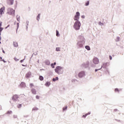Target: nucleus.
Segmentation results:
<instances>
[{
    "mask_svg": "<svg viewBox=\"0 0 124 124\" xmlns=\"http://www.w3.org/2000/svg\"><path fill=\"white\" fill-rule=\"evenodd\" d=\"M73 28L76 31H79L81 28V22L79 20H75Z\"/></svg>",
    "mask_w": 124,
    "mask_h": 124,
    "instance_id": "1",
    "label": "nucleus"
},
{
    "mask_svg": "<svg viewBox=\"0 0 124 124\" xmlns=\"http://www.w3.org/2000/svg\"><path fill=\"white\" fill-rule=\"evenodd\" d=\"M64 70V68L63 67H62L61 66H58L56 67L55 69V71L57 74H62Z\"/></svg>",
    "mask_w": 124,
    "mask_h": 124,
    "instance_id": "2",
    "label": "nucleus"
},
{
    "mask_svg": "<svg viewBox=\"0 0 124 124\" xmlns=\"http://www.w3.org/2000/svg\"><path fill=\"white\" fill-rule=\"evenodd\" d=\"M92 62L93 64L91 65V67H95V65L99 63V59L97 57H94L93 59Z\"/></svg>",
    "mask_w": 124,
    "mask_h": 124,
    "instance_id": "3",
    "label": "nucleus"
},
{
    "mask_svg": "<svg viewBox=\"0 0 124 124\" xmlns=\"http://www.w3.org/2000/svg\"><path fill=\"white\" fill-rule=\"evenodd\" d=\"M7 14L13 17H15V10L13 9L12 8H8L7 9Z\"/></svg>",
    "mask_w": 124,
    "mask_h": 124,
    "instance_id": "4",
    "label": "nucleus"
},
{
    "mask_svg": "<svg viewBox=\"0 0 124 124\" xmlns=\"http://www.w3.org/2000/svg\"><path fill=\"white\" fill-rule=\"evenodd\" d=\"M79 19H80V13L77 12L74 17V21H79Z\"/></svg>",
    "mask_w": 124,
    "mask_h": 124,
    "instance_id": "5",
    "label": "nucleus"
},
{
    "mask_svg": "<svg viewBox=\"0 0 124 124\" xmlns=\"http://www.w3.org/2000/svg\"><path fill=\"white\" fill-rule=\"evenodd\" d=\"M78 41L81 42L82 43H85L86 42V40L83 35H79L78 37Z\"/></svg>",
    "mask_w": 124,
    "mask_h": 124,
    "instance_id": "6",
    "label": "nucleus"
},
{
    "mask_svg": "<svg viewBox=\"0 0 124 124\" xmlns=\"http://www.w3.org/2000/svg\"><path fill=\"white\" fill-rule=\"evenodd\" d=\"M18 98L19 96L18 95H14L12 98V99L14 102H16V101H18Z\"/></svg>",
    "mask_w": 124,
    "mask_h": 124,
    "instance_id": "7",
    "label": "nucleus"
},
{
    "mask_svg": "<svg viewBox=\"0 0 124 124\" xmlns=\"http://www.w3.org/2000/svg\"><path fill=\"white\" fill-rule=\"evenodd\" d=\"M90 65V62L87 61L86 62H84L82 64V67H84L85 68L88 67Z\"/></svg>",
    "mask_w": 124,
    "mask_h": 124,
    "instance_id": "8",
    "label": "nucleus"
},
{
    "mask_svg": "<svg viewBox=\"0 0 124 124\" xmlns=\"http://www.w3.org/2000/svg\"><path fill=\"white\" fill-rule=\"evenodd\" d=\"M4 10H5V7H2L0 9V17H1L2 15L4 14Z\"/></svg>",
    "mask_w": 124,
    "mask_h": 124,
    "instance_id": "9",
    "label": "nucleus"
},
{
    "mask_svg": "<svg viewBox=\"0 0 124 124\" xmlns=\"http://www.w3.org/2000/svg\"><path fill=\"white\" fill-rule=\"evenodd\" d=\"M85 44V43H82V42H80V41H78V42L77 43V46L78 48H82L83 47V45Z\"/></svg>",
    "mask_w": 124,
    "mask_h": 124,
    "instance_id": "10",
    "label": "nucleus"
},
{
    "mask_svg": "<svg viewBox=\"0 0 124 124\" xmlns=\"http://www.w3.org/2000/svg\"><path fill=\"white\" fill-rule=\"evenodd\" d=\"M85 75H86V74L84 71H81L78 74V76L79 78H83V77H85Z\"/></svg>",
    "mask_w": 124,
    "mask_h": 124,
    "instance_id": "11",
    "label": "nucleus"
},
{
    "mask_svg": "<svg viewBox=\"0 0 124 124\" xmlns=\"http://www.w3.org/2000/svg\"><path fill=\"white\" fill-rule=\"evenodd\" d=\"M31 72H29L28 73H27L25 76V77L26 78H30V77H31Z\"/></svg>",
    "mask_w": 124,
    "mask_h": 124,
    "instance_id": "12",
    "label": "nucleus"
},
{
    "mask_svg": "<svg viewBox=\"0 0 124 124\" xmlns=\"http://www.w3.org/2000/svg\"><path fill=\"white\" fill-rule=\"evenodd\" d=\"M8 3L9 5H12L14 3V0H9Z\"/></svg>",
    "mask_w": 124,
    "mask_h": 124,
    "instance_id": "13",
    "label": "nucleus"
},
{
    "mask_svg": "<svg viewBox=\"0 0 124 124\" xmlns=\"http://www.w3.org/2000/svg\"><path fill=\"white\" fill-rule=\"evenodd\" d=\"M50 85H51V82L50 81H47L45 84V86H46V87H50Z\"/></svg>",
    "mask_w": 124,
    "mask_h": 124,
    "instance_id": "14",
    "label": "nucleus"
},
{
    "mask_svg": "<svg viewBox=\"0 0 124 124\" xmlns=\"http://www.w3.org/2000/svg\"><path fill=\"white\" fill-rule=\"evenodd\" d=\"M45 64L46 65H50V64H51V62H50V61L49 60H46L45 61Z\"/></svg>",
    "mask_w": 124,
    "mask_h": 124,
    "instance_id": "15",
    "label": "nucleus"
},
{
    "mask_svg": "<svg viewBox=\"0 0 124 124\" xmlns=\"http://www.w3.org/2000/svg\"><path fill=\"white\" fill-rule=\"evenodd\" d=\"M13 45L14 47H18V43H17V42H14Z\"/></svg>",
    "mask_w": 124,
    "mask_h": 124,
    "instance_id": "16",
    "label": "nucleus"
},
{
    "mask_svg": "<svg viewBox=\"0 0 124 124\" xmlns=\"http://www.w3.org/2000/svg\"><path fill=\"white\" fill-rule=\"evenodd\" d=\"M32 93H33V94H36V90L34 89H32L31 90Z\"/></svg>",
    "mask_w": 124,
    "mask_h": 124,
    "instance_id": "17",
    "label": "nucleus"
},
{
    "mask_svg": "<svg viewBox=\"0 0 124 124\" xmlns=\"http://www.w3.org/2000/svg\"><path fill=\"white\" fill-rule=\"evenodd\" d=\"M20 86L22 87L23 88H24V87H26V83H25L24 82H21V83L20 84Z\"/></svg>",
    "mask_w": 124,
    "mask_h": 124,
    "instance_id": "18",
    "label": "nucleus"
},
{
    "mask_svg": "<svg viewBox=\"0 0 124 124\" xmlns=\"http://www.w3.org/2000/svg\"><path fill=\"white\" fill-rule=\"evenodd\" d=\"M56 52H61V47H56Z\"/></svg>",
    "mask_w": 124,
    "mask_h": 124,
    "instance_id": "19",
    "label": "nucleus"
},
{
    "mask_svg": "<svg viewBox=\"0 0 124 124\" xmlns=\"http://www.w3.org/2000/svg\"><path fill=\"white\" fill-rule=\"evenodd\" d=\"M58 80H59V78L58 77H56V78H54L52 79V81L53 82H56V81H58Z\"/></svg>",
    "mask_w": 124,
    "mask_h": 124,
    "instance_id": "20",
    "label": "nucleus"
},
{
    "mask_svg": "<svg viewBox=\"0 0 124 124\" xmlns=\"http://www.w3.org/2000/svg\"><path fill=\"white\" fill-rule=\"evenodd\" d=\"M91 114V112H88V113H86L85 115H83L82 116V118H85L87 116H88V115H90Z\"/></svg>",
    "mask_w": 124,
    "mask_h": 124,
    "instance_id": "21",
    "label": "nucleus"
},
{
    "mask_svg": "<svg viewBox=\"0 0 124 124\" xmlns=\"http://www.w3.org/2000/svg\"><path fill=\"white\" fill-rule=\"evenodd\" d=\"M85 48L88 50V51H90L91 50V47H90V46H85Z\"/></svg>",
    "mask_w": 124,
    "mask_h": 124,
    "instance_id": "22",
    "label": "nucleus"
},
{
    "mask_svg": "<svg viewBox=\"0 0 124 124\" xmlns=\"http://www.w3.org/2000/svg\"><path fill=\"white\" fill-rule=\"evenodd\" d=\"M40 19V14H39L37 16V21H39Z\"/></svg>",
    "mask_w": 124,
    "mask_h": 124,
    "instance_id": "23",
    "label": "nucleus"
},
{
    "mask_svg": "<svg viewBox=\"0 0 124 124\" xmlns=\"http://www.w3.org/2000/svg\"><path fill=\"white\" fill-rule=\"evenodd\" d=\"M16 19L18 22H20V16H19L18 15H17Z\"/></svg>",
    "mask_w": 124,
    "mask_h": 124,
    "instance_id": "24",
    "label": "nucleus"
},
{
    "mask_svg": "<svg viewBox=\"0 0 124 124\" xmlns=\"http://www.w3.org/2000/svg\"><path fill=\"white\" fill-rule=\"evenodd\" d=\"M39 79L41 80V81H43V80L44 79V78H43V77L40 76L39 77Z\"/></svg>",
    "mask_w": 124,
    "mask_h": 124,
    "instance_id": "25",
    "label": "nucleus"
},
{
    "mask_svg": "<svg viewBox=\"0 0 124 124\" xmlns=\"http://www.w3.org/2000/svg\"><path fill=\"white\" fill-rule=\"evenodd\" d=\"M37 110H38V108H37V107H34L32 108V111H37Z\"/></svg>",
    "mask_w": 124,
    "mask_h": 124,
    "instance_id": "26",
    "label": "nucleus"
},
{
    "mask_svg": "<svg viewBox=\"0 0 124 124\" xmlns=\"http://www.w3.org/2000/svg\"><path fill=\"white\" fill-rule=\"evenodd\" d=\"M56 36H57L58 37L60 36V33H59V31H58L57 30L56 31Z\"/></svg>",
    "mask_w": 124,
    "mask_h": 124,
    "instance_id": "27",
    "label": "nucleus"
},
{
    "mask_svg": "<svg viewBox=\"0 0 124 124\" xmlns=\"http://www.w3.org/2000/svg\"><path fill=\"white\" fill-rule=\"evenodd\" d=\"M89 4H90V2L89 1H87L85 3V5L86 6H88Z\"/></svg>",
    "mask_w": 124,
    "mask_h": 124,
    "instance_id": "28",
    "label": "nucleus"
},
{
    "mask_svg": "<svg viewBox=\"0 0 124 124\" xmlns=\"http://www.w3.org/2000/svg\"><path fill=\"white\" fill-rule=\"evenodd\" d=\"M14 60L15 61V62H18L19 61V59L16 58V57H15Z\"/></svg>",
    "mask_w": 124,
    "mask_h": 124,
    "instance_id": "29",
    "label": "nucleus"
},
{
    "mask_svg": "<svg viewBox=\"0 0 124 124\" xmlns=\"http://www.w3.org/2000/svg\"><path fill=\"white\" fill-rule=\"evenodd\" d=\"M17 108H21L22 107V104H19L17 106Z\"/></svg>",
    "mask_w": 124,
    "mask_h": 124,
    "instance_id": "30",
    "label": "nucleus"
},
{
    "mask_svg": "<svg viewBox=\"0 0 124 124\" xmlns=\"http://www.w3.org/2000/svg\"><path fill=\"white\" fill-rule=\"evenodd\" d=\"M67 109V106L63 108V111H65V110H66Z\"/></svg>",
    "mask_w": 124,
    "mask_h": 124,
    "instance_id": "31",
    "label": "nucleus"
},
{
    "mask_svg": "<svg viewBox=\"0 0 124 124\" xmlns=\"http://www.w3.org/2000/svg\"><path fill=\"white\" fill-rule=\"evenodd\" d=\"M51 66L52 67V68H55V65H54L53 63L51 64Z\"/></svg>",
    "mask_w": 124,
    "mask_h": 124,
    "instance_id": "32",
    "label": "nucleus"
},
{
    "mask_svg": "<svg viewBox=\"0 0 124 124\" xmlns=\"http://www.w3.org/2000/svg\"><path fill=\"white\" fill-rule=\"evenodd\" d=\"M7 114H12V111L10 110L7 112Z\"/></svg>",
    "mask_w": 124,
    "mask_h": 124,
    "instance_id": "33",
    "label": "nucleus"
},
{
    "mask_svg": "<svg viewBox=\"0 0 124 124\" xmlns=\"http://www.w3.org/2000/svg\"><path fill=\"white\" fill-rule=\"evenodd\" d=\"M3 30V28L1 27V28H0V32H1V31H2Z\"/></svg>",
    "mask_w": 124,
    "mask_h": 124,
    "instance_id": "34",
    "label": "nucleus"
},
{
    "mask_svg": "<svg viewBox=\"0 0 124 124\" xmlns=\"http://www.w3.org/2000/svg\"><path fill=\"white\" fill-rule=\"evenodd\" d=\"M17 115H13V118H14V119H16L17 118Z\"/></svg>",
    "mask_w": 124,
    "mask_h": 124,
    "instance_id": "35",
    "label": "nucleus"
},
{
    "mask_svg": "<svg viewBox=\"0 0 124 124\" xmlns=\"http://www.w3.org/2000/svg\"><path fill=\"white\" fill-rule=\"evenodd\" d=\"M85 17L86 16H85V15L81 16V18L82 19H85Z\"/></svg>",
    "mask_w": 124,
    "mask_h": 124,
    "instance_id": "36",
    "label": "nucleus"
},
{
    "mask_svg": "<svg viewBox=\"0 0 124 124\" xmlns=\"http://www.w3.org/2000/svg\"><path fill=\"white\" fill-rule=\"evenodd\" d=\"M25 60H26V57H25V59H24L20 61V62L21 63L23 62H24L25 61Z\"/></svg>",
    "mask_w": 124,
    "mask_h": 124,
    "instance_id": "37",
    "label": "nucleus"
},
{
    "mask_svg": "<svg viewBox=\"0 0 124 124\" xmlns=\"http://www.w3.org/2000/svg\"><path fill=\"white\" fill-rule=\"evenodd\" d=\"M2 24V22L0 21V28H2L1 27Z\"/></svg>",
    "mask_w": 124,
    "mask_h": 124,
    "instance_id": "38",
    "label": "nucleus"
},
{
    "mask_svg": "<svg viewBox=\"0 0 124 124\" xmlns=\"http://www.w3.org/2000/svg\"><path fill=\"white\" fill-rule=\"evenodd\" d=\"M30 87H31V88H32V87H33V84H32V83H31L30 85Z\"/></svg>",
    "mask_w": 124,
    "mask_h": 124,
    "instance_id": "39",
    "label": "nucleus"
},
{
    "mask_svg": "<svg viewBox=\"0 0 124 124\" xmlns=\"http://www.w3.org/2000/svg\"><path fill=\"white\" fill-rule=\"evenodd\" d=\"M115 92H120V90H119V89H115Z\"/></svg>",
    "mask_w": 124,
    "mask_h": 124,
    "instance_id": "40",
    "label": "nucleus"
},
{
    "mask_svg": "<svg viewBox=\"0 0 124 124\" xmlns=\"http://www.w3.org/2000/svg\"><path fill=\"white\" fill-rule=\"evenodd\" d=\"M36 98L37 99H39V96H38V95L36 96Z\"/></svg>",
    "mask_w": 124,
    "mask_h": 124,
    "instance_id": "41",
    "label": "nucleus"
},
{
    "mask_svg": "<svg viewBox=\"0 0 124 124\" xmlns=\"http://www.w3.org/2000/svg\"><path fill=\"white\" fill-rule=\"evenodd\" d=\"M10 26V25H8L7 26V27H5V30H6V29H7V28H9Z\"/></svg>",
    "mask_w": 124,
    "mask_h": 124,
    "instance_id": "42",
    "label": "nucleus"
},
{
    "mask_svg": "<svg viewBox=\"0 0 124 124\" xmlns=\"http://www.w3.org/2000/svg\"><path fill=\"white\" fill-rule=\"evenodd\" d=\"M109 60H112V56H109Z\"/></svg>",
    "mask_w": 124,
    "mask_h": 124,
    "instance_id": "43",
    "label": "nucleus"
},
{
    "mask_svg": "<svg viewBox=\"0 0 124 124\" xmlns=\"http://www.w3.org/2000/svg\"><path fill=\"white\" fill-rule=\"evenodd\" d=\"M99 25H100L101 26H103V24L101 22H99Z\"/></svg>",
    "mask_w": 124,
    "mask_h": 124,
    "instance_id": "44",
    "label": "nucleus"
},
{
    "mask_svg": "<svg viewBox=\"0 0 124 124\" xmlns=\"http://www.w3.org/2000/svg\"><path fill=\"white\" fill-rule=\"evenodd\" d=\"M26 24L27 26H29V21H26Z\"/></svg>",
    "mask_w": 124,
    "mask_h": 124,
    "instance_id": "45",
    "label": "nucleus"
},
{
    "mask_svg": "<svg viewBox=\"0 0 124 124\" xmlns=\"http://www.w3.org/2000/svg\"><path fill=\"white\" fill-rule=\"evenodd\" d=\"M2 62H6V61H4V59H2Z\"/></svg>",
    "mask_w": 124,
    "mask_h": 124,
    "instance_id": "46",
    "label": "nucleus"
},
{
    "mask_svg": "<svg viewBox=\"0 0 124 124\" xmlns=\"http://www.w3.org/2000/svg\"><path fill=\"white\" fill-rule=\"evenodd\" d=\"M98 70H100V69H95V72H96V71H98Z\"/></svg>",
    "mask_w": 124,
    "mask_h": 124,
    "instance_id": "47",
    "label": "nucleus"
},
{
    "mask_svg": "<svg viewBox=\"0 0 124 124\" xmlns=\"http://www.w3.org/2000/svg\"><path fill=\"white\" fill-rule=\"evenodd\" d=\"M17 29H18V28H19V23H17Z\"/></svg>",
    "mask_w": 124,
    "mask_h": 124,
    "instance_id": "48",
    "label": "nucleus"
},
{
    "mask_svg": "<svg viewBox=\"0 0 124 124\" xmlns=\"http://www.w3.org/2000/svg\"><path fill=\"white\" fill-rule=\"evenodd\" d=\"M2 52H3V54H5V51H4V50H2Z\"/></svg>",
    "mask_w": 124,
    "mask_h": 124,
    "instance_id": "49",
    "label": "nucleus"
},
{
    "mask_svg": "<svg viewBox=\"0 0 124 124\" xmlns=\"http://www.w3.org/2000/svg\"><path fill=\"white\" fill-rule=\"evenodd\" d=\"M53 65H56V62H55L54 63H53Z\"/></svg>",
    "mask_w": 124,
    "mask_h": 124,
    "instance_id": "50",
    "label": "nucleus"
},
{
    "mask_svg": "<svg viewBox=\"0 0 124 124\" xmlns=\"http://www.w3.org/2000/svg\"><path fill=\"white\" fill-rule=\"evenodd\" d=\"M37 62H38V63H39V60H37Z\"/></svg>",
    "mask_w": 124,
    "mask_h": 124,
    "instance_id": "51",
    "label": "nucleus"
},
{
    "mask_svg": "<svg viewBox=\"0 0 124 124\" xmlns=\"http://www.w3.org/2000/svg\"><path fill=\"white\" fill-rule=\"evenodd\" d=\"M117 41H119V39H120V38H119V37H117Z\"/></svg>",
    "mask_w": 124,
    "mask_h": 124,
    "instance_id": "52",
    "label": "nucleus"
},
{
    "mask_svg": "<svg viewBox=\"0 0 124 124\" xmlns=\"http://www.w3.org/2000/svg\"><path fill=\"white\" fill-rule=\"evenodd\" d=\"M0 40H1V36H0Z\"/></svg>",
    "mask_w": 124,
    "mask_h": 124,
    "instance_id": "53",
    "label": "nucleus"
},
{
    "mask_svg": "<svg viewBox=\"0 0 124 124\" xmlns=\"http://www.w3.org/2000/svg\"><path fill=\"white\" fill-rule=\"evenodd\" d=\"M0 59L1 60H2V57H0Z\"/></svg>",
    "mask_w": 124,
    "mask_h": 124,
    "instance_id": "54",
    "label": "nucleus"
},
{
    "mask_svg": "<svg viewBox=\"0 0 124 124\" xmlns=\"http://www.w3.org/2000/svg\"><path fill=\"white\" fill-rule=\"evenodd\" d=\"M1 109V106L0 105V110Z\"/></svg>",
    "mask_w": 124,
    "mask_h": 124,
    "instance_id": "55",
    "label": "nucleus"
},
{
    "mask_svg": "<svg viewBox=\"0 0 124 124\" xmlns=\"http://www.w3.org/2000/svg\"><path fill=\"white\" fill-rule=\"evenodd\" d=\"M22 66H25V65L22 64Z\"/></svg>",
    "mask_w": 124,
    "mask_h": 124,
    "instance_id": "56",
    "label": "nucleus"
},
{
    "mask_svg": "<svg viewBox=\"0 0 124 124\" xmlns=\"http://www.w3.org/2000/svg\"><path fill=\"white\" fill-rule=\"evenodd\" d=\"M1 32H0V34H1V33H0Z\"/></svg>",
    "mask_w": 124,
    "mask_h": 124,
    "instance_id": "57",
    "label": "nucleus"
},
{
    "mask_svg": "<svg viewBox=\"0 0 124 124\" xmlns=\"http://www.w3.org/2000/svg\"><path fill=\"white\" fill-rule=\"evenodd\" d=\"M1 42H0V44H1Z\"/></svg>",
    "mask_w": 124,
    "mask_h": 124,
    "instance_id": "58",
    "label": "nucleus"
}]
</instances>
